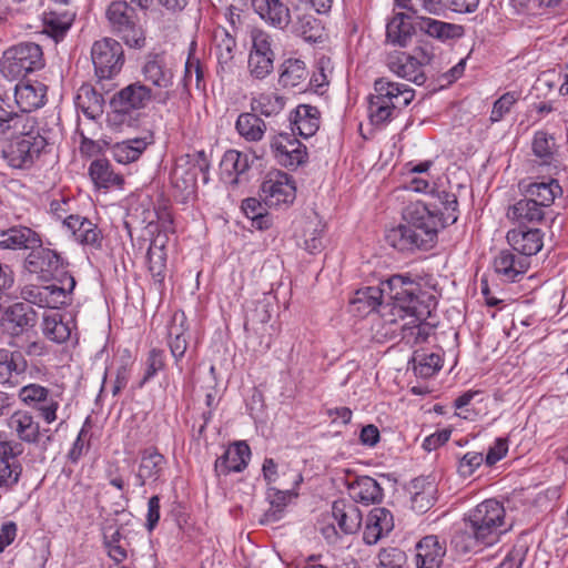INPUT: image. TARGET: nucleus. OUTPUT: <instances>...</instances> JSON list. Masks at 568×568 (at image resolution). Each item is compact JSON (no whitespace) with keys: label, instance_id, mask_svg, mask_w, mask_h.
<instances>
[{"label":"nucleus","instance_id":"obj_8","mask_svg":"<svg viewBox=\"0 0 568 568\" xmlns=\"http://www.w3.org/2000/svg\"><path fill=\"white\" fill-rule=\"evenodd\" d=\"M433 59V51L420 47L415 49L414 54L406 52L389 54L387 67L396 75L422 85L426 81L423 67L429 64Z\"/></svg>","mask_w":568,"mask_h":568},{"label":"nucleus","instance_id":"obj_21","mask_svg":"<svg viewBox=\"0 0 568 568\" xmlns=\"http://www.w3.org/2000/svg\"><path fill=\"white\" fill-rule=\"evenodd\" d=\"M47 87L41 82H19L14 88V105L17 114L33 116L31 112L44 104Z\"/></svg>","mask_w":568,"mask_h":568},{"label":"nucleus","instance_id":"obj_33","mask_svg":"<svg viewBox=\"0 0 568 568\" xmlns=\"http://www.w3.org/2000/svg\"><path fill=\"white\" fill-rule=\"evenodd\" d=\"M154 142L152 132L145 133L143 136L128 139L116 142L110 149L113 159L121 164H129L136 161L146 148Z\"/></svg>","mask_w":568,"mask_h":568},{"label":"nucleus","instance_id":"obj_28","mask_svg":"<svg viewBox=\"0 0 568 568\" xmlns=\"http://www.w3.org/2000/svg\"><path fill=\"white\" fill-rule=\"evenodd\" d=\"M445 554L444 541L434 535L426 536L416 545V568H439Z\"/></svg>","mask_w":568,"mask_h":568},{"label":"nucleus","instance_id":"obj_14","mask_svg":"<svg viewBox=\"0 0 568 568\" xmlns=\"http://www.w3.org/2000/svg\"><path fill=\"white\" fill-rule=\"evenodd\" d=\"M144 80L159 89L154 100L165 104L171 99L170 89L173 85L174 72L161 54L149 55L141 70Z\"/></svg>","mask_w":568,"mask_h":568},{"label":"nucleus","instance_id":"obj_22","mask_svg":"<svg viewBox=\"0 0 568 568\" xmlns=\"http://www.w3.org/2000/svg\"><path fill=\"white\" fill-rule=\"evenodd\" d=\"M506 239L511 250L527 260L540 252L544 246V233L539 229L518 226L509 230Z\"/></svg>","mask_w":568,"mask_h":568},{"label":"nucleus","instance_id":"obj_51","mask_svg":"<svg viewBox=\"0 0 568 568\" xmlns=\"http://www.w3.org/2000/svg\"><path fill=\"white\" fill-rule=\"evenodd\" d=\"M414 372L422 378L434 376L443 367V358L437 353L416 351L413 355Z\"/></svg>","mask_w":568,"mask_h":568},{"label":"nucleus","instance_id":"obj_56","mask_svg":"<svg viewBox=\"0 0 568 568\" xmlns=\"http://www.w3.org/2000/svg\"><path fill=\"white\" fill-rule=\"evenodd\" d=\"M75 281L70 280L65 288L60 287L57 283L45 285L48 293L47 307L59 308L70 304L72 301L71 294L75 287Z\"/></svg>","mask_w":568,"mask_h":568},{"label":"nucleus","instance_id":"obj_20","mask_svg":"<svg viewBox=\"0 0 568 568\" xmlns=\"http://www.w3.org/2000/svg\"><path fill=\"white\" fill-rule=\"evenodd\" d=\"M494 271L504 283L519 282L528 268L530 261L526 256L516 255L510 250H501L494 258Z\"/></svg>","mask_w":568,"mask_h":568},{"label":"nucleus","instance_id":"obj_50","mask_svg":"<svg viewBox=\"0 0 568 568\" xmlns=\"http://www.w3.org/2000/svg\"><path fill=\"white\" fill-rule=\"evenodd\" d=\"M307 78V69L300 59H287L282 64L278 82L285 88L300 87Z\"/></svg>","mask_w":568,"mask_h":568},{"label":"nucleus","instance_id":"obj_41","mask_svg":"<svg viewBox=\"0 0 568 568\" xmlns=\"http://www.w3.org/2000/svg\"><path fill=\"white\" fill-rule=\"evenodd\" d=\"M185 321L186 318L183 312H175L168 328L169 347L176 365H179V362L183 358L187 348Z\"/></svg>","mask_w":568,"mask_h":568},{"label":"nucleus","instance_id":"obj_60","mask_svg":"<svg viewBox=\"0 0 568 568\" xmlns=\"http://www.w3.org/2000/svg\"><path fill=\"white\" fill-rule=\"evenodd\" d=\"M381 568H407L405 551L396 547L384 548L378 554Z\"/></svg>","mask_w":568,"mask_h":568},{"label":"nucleus","instance_id":"obj_26","mask_svg":"<svg viewBox=\"0 0 568 568\" xmlns=\"http://www.w3.org/2000/svg\"><path fill=\"white\" fill-rule=\"evenodd\" d=\"M41 239L37 232L27 226L0 229V250H33L40 246Z\"/></svg>","mask_w":568,"mask_h":568},{"label":"nucleus","instance_id":"obj_53","mask_svg":"<svg viewBox=\"0 0 568 568\" xmlns=\"http://www.w3.org/2000/svg\"><path fill=\"white\" fill-rule=\"evenodd\" d=\"M555 140L546 131H537L531 141L532 154L540 160V164H550L554 160Z\"/></svg>","mask_w":568,"mask_h":568},{"label":"nucleus","instance_id":"obj_15","mask_svg":"<svg viewBox=\"0 0 568 568\" xmlns=\"http://www.w3.org/2000/svg\"><path fill=\"white\" fill-rule=\"evenodd\" d=\"M252 49L248 54L247 68L250 74L263 80L274 69V52L270 34L262 30L252 31Z\"/></svg>","mask_w":568,"mask_h":568},{"label":"nucleus","instance_id":"obj_43","mask_svg":"<svg viewBox=\"0 0 568 568\" xmlns=\"http://www.w3.org/2000/svg\"><path fill=\"white\" fill-rule=\"evenodd\" d=\"M235 130L246 142L263 140L267 125L255 112H243L237 116Z\"/></svg>","mask_w":568,"mask_h":568},{"label":"nucleus","instance_id":"obj_49","mask_svg":"<svg viewBox=\"0 0 568 568\" xmlns=\"http://www.w3.org/2000/svg\"><path fill=\"white\" fill-rule=\"evenodd\" d=\"M103 544L111 559L122 562L128 557L126 541L120 532V528L110 525L103 529Z\"/></svg>","mask_w":568,"mask_h":568},{"label":"nucleus","instance_id":"obj_23","mask_svg":"<svg viewBox=\"0 0 568 568\" xmlns=\"http://www.w3.org/2000/svg\"><path fill=\"white\" fill-rule=\"evenodd\" d=\"M395 109L406 108L415 98V90L408 84L378 78L374 82V93Z\"/></svg>","mask_w":568,"mask_h":568},{"label":"nucleus","instance_id":"obj_59","mask_svg":"<svg viewBox=\"0 0 568 568\" xmlns=\"http://www.w3.org/2000/svg\"><path fill=\"white\" fill-rule=\"evenodd\" d=\"M184 159H180L172 171L171 179L175 187L184 191L192 192L196 183V172L184 168L181 163Z\"/></svg>","mask_w":568,"mask_h":568},{"label":"nucleus","instance_id":"obj_48","mask_svg":"<svg viewBox=\"0 0 568 568\" xmlns=\"http://www.w3.org/2000/svg\"><path fill=\"white\" fill-rule=\"evenodd\" d=\"M286 99L276 92H263L251 99V110L265 116L277 115L285 106Z\"/></svg>","mask_w":568,"mask_h":568},{"label":"nucleus","instance_id":"obj_9","mask_svg":"<svg viewBox=\"0 0 568 568\" xmlns=\"http://www.w3.org/2000/svg\"><path fill=\"white\" fill-rule=\"evenodd\" d=\"M18 396L24 405L33 408L45 424L50 425L58 419L61 393L32 383L21 387Z\"/></svg>","mask_w":568,"mask_h":568},{"label":"nucleus","instance_id":"obj_25","mask_svg":"<svg viewBox=\"0 0 568 568\" xmlns=\"http://www.w3.org/2000/svg\"><path fill=\"white\" fill-rule=\"evenodd\" d=\"M69 219L70 220L63 229L72 235L77 243L82 246H89L93 250H101L103 235L95 223L79 214Z\"/></svg>","mask_w":568,"mask_h":568},{"label":"nucleus","instance_id":"obj_24","mask_svg":"<svg viewBox=\"0 0 568 568\" xmlns=\"http://www.w3.org/2000/svg\"><path fill=\"white\" fill-rule=\"evenodd\" d=\"M250 458V446L245 442H235L215 460V475L220 477L241 473L247 467Z\"/></svg>","mask_w":568,"mask_h":568},{"label":"nucleus","instance_id":"obj_13","mask_svg":"<svg viewBox=\"0 0 568 568\" xmlns=\"http://www.w3.org/2000/svg\"><path fill=\"white\" fill-rule=\"evenodd\" d=\"M260 196L268 207L290 205L296 196L295 182L285 172H270L261 184Z\"/></svg>","mask_w":568,"mask_h":568},{"label":"nucleus","instance_id":"obj_64","mask_svg":"<svg viewBox=\"0 0 568 568\" xmlns=\"http://www.w3.org/2000/svg\"><path fill=\"white\" fill-rule=\"evenodd\" d=\"M49 211L55 220L62 222V227L67 225V222L70 220L69 217H74L75 215L71 212V200L64 196L52 199Z\"/></svg>","mask_w":568,"mask_h":568},{"label":"nucleus","instance_id":"obj_55","mask_svg":"<svg viewBox=\"0 0 568 568\" xmlns=\"http://www.w3.org/2000/svg\"><path fill=\"white\" fill-rule=\"evenodd\" d=\"M149 271L158 283H163L166 268V253L163 245H151L148 250Z\"/></svg>","mask_w":568,"mask_h":568},{"label":"nucleus","instance_id":"obj_27","mask_svg":"<svg viewBox=\"0 0 568 568\" xmlns=\"http://www.w3.org/2000/svg\"><path fill=\"white\" fill-rule=\"evenodd\" d=\"M166 468V458L155 448H148L141 453L136 485L143 487L148 483H155L161 479Z\"/></svg>","mask_w":568,"mask_h":568},{"label":"nucleus","instance_id":"obj_31","mask_svg":"<svg viewBox=\"0 0 568 568\" xmlns=\"http://www.w3.org/2000/svg\"><path fill=\"white\" fill-rule=\"evenodd\" d=\"M394 527L392 513L384 507L373 508L366 520L363 540L366 545H375L384 535Z\"/></svg>","mask_w":568,"mask_h":568},{"label":"nucleus","instance_id":"obj_42","mask_svg":"<svg viewBox=\"0 0 568 568\" xmlns=\"http://www.w3.org/2000/svg\"><path fill=\"white\" fill-rule=\"evenodd\" d=\"M525 195L530 201L538 204L542 210L549 207L555 199L562 193V189L557 180H549L548 182H532L524 186Z\"/></svg>","mask_w":568,"mask_h":568},{"label":"nucleus","instance_id":"obj_34","mask_svg":"<svg viewBox=\"0 0 568 568\" xmlns=\"http://www.w3.org/2000/svg\"><path fill=\"white\" fill-rule=\"evenodd\" d=\"M256 13L268 24L284 30L291 22L288 7L282 0H253Z\"/></svg>","mask_w":568,"mask_h":568},{"label":"nucleus","instance_id":"obj_17","mask_svg":"<svg viewBox=\"0 0 568 568\" xmlns=\"http://www.w3.org/2000/svg\"><path fill=\"white\" fill-rule=\"evenodd\" d=\"M271 150L277 163L288 169H295L307 160L306 146L290 133L275 135Z\"/></svg>","mask_w":568,"mask_h":568},{"label":"nucleus","instance_id":"obj_58","mask_svg":"<svg viewBox=\"0 0 568 568\" xmlns=\"http://www.w3.org/2000/svg\"><path fill=\"white\" fill-rule=\"evenodd\" d=\"M215 39L219 63L221 65L229 64L234 58L235 39L225 29L217 32Z\"/></svg>","mask_w":568,"mask_h":568},{"label":"nucleus","instance_id":"obj_57","mask_svg":"<svg viewBox=\"0 0 568 568\" xmlns=\"http://www.w3.org/2000/svg\"><path fill=\"white\" fill-rule=\"evenodd\" d=\"M396 109L390 106L378 95H369L368 115L374 125H382L390 121Z\"/></svg>","mask_w":568,"mask_h":568},{"label":"nucleus","instance_id":"obj_18","mask_svg":"<svg viewBox=\"0 0 568 568\" xmlns=\"http://www.w3.org/2000/svg\"><path fill=\"white\" fill-rule=\"evenodd\" d=\"M282 475L290 477L292 486L286 489H278L273 486L268 487L267 498L270 499L271 508L264 514L265 523L280 520L287 504L298 496L297 488L303 483L302 474L298 470L287 468Z\"/></svg>","mask_w":568,"mask_h":568},{"label":"nucleus","instance_id":"obj_47","mask_svg":"<svg viewBox=\"0 0 568 568\" xmlns=\"http://www.w3.org/2000/svg\"><path fill=\"white\" fill-rule=\"evenodd\" d=\"M103 95L89 84L80 87L75 97V105L89 119H97L103 112Z\"/></svg>","mask_w":568,"mask_h":568},{"label":"nucleus","instance_id":"obj_38","mask_svg":"<svg viewBox=\"0 0 568 568\" xmlns=\"http://www.w3.org/2000/svg\"><path fill=\"white\" fill-rule=\"evenodd\" d=\"M75 11L70 8H48L43 12V23L47 32L54 39L62 38L72 26Z\"/></svg>","mask_w":568,"mask_h":568},{"label":"nucleus","instance_id":"obj_62","mask_svg":"<svg viewBox=\"0 0 568 568\" xmlns=\"http://www.w3.org/2000/svg\"><path fill=\"white\" fill-rule=\"evenodd\" d=\"M145 373L142 378V384L149 382L159 372L163 371L165 367V353L163 349L152 348L145 361Z\"/></svg>","mask_w":568,"mask_h":568},{"label":"nucleus","instance_id":"obj_40","mask_svg":"<svg viewBox=\"0 0 568 568\" xmlns=\"http://www.w3.org/2000/svg\"><path fill=\"white\" fill-rule=\"evenodd\" d=\"M348 494L355 503L375 504L383 498L379 484L369 476H361L348 484Z\"/></svg>","mask_w":568,"mask_h":568},{"label":"nucleus","instance_id":"obj_5","mask_svg":"<svg viewBox=\"0 0 568 568\" xmlns=\"http://www.w3.org/2000/svg\"><path fill=\"white\" fill-rule=\"evenodd\" d=\"M44 67L42 49L34 42H20L3 51L0 73L8 80H17Z\"/></svg>","mask_w":568,"mask_h":568},{"label":"nucleus","instance_id":"obj_12","mask_svg":"<svg viewBox=\"0 0 568 568\" xmlns=\"http://www.w3.org/2000/svg\"><path fill=\"white\" fill-rule=\"evenodd\" d=\"M23 450L21 443L0 432V489L11 490L19 483L22 465L18 457Z\"/></svg>","mask_w":568,"mask_h":568},{"label":"nucleus","instance_id":"obj_6","mask_svg":"<svg viewBox=\"0 0 568 568\" xmlns=\"http://www.w3.org/2000/svg\"><path fill=\"white\" fill-rule=\"evenodd\" d=\"M111 31L130 48L140 49L145 44V36L133 6L126 0L112 1L105 11Z\"/></svg>","mask_w":568,"mask_h":568},{"label":"nucleus","instance_id":"obj_3","mask_svg":"<svg viewBox=\"0 0 568 568\" xmlns=\"http://www.w3.org/2000/svg\"><path fill=\"white\" fill-rule=\"evenodd\" d=\"M510 528L504 505L496 499H486L465 515L464 527L454 536L453 544L458 550L469 552L476 547L497 544Z\"/></svg>","mask_w":568,"mask_h":568},{"label":"nucleus","instance_id":"obj_16","mask_svg":"<svg viewBox=\"0 0 568 568\" xmlns=\"http://www.w3.org/2000/svg\"><path fill=\"white\" fill-rule=\"evenodd\" d=\"M37 323V312L24 302H17L8 306L0 317L2 331L11 336L28 333L36 327Z\"/></svg>","mask_w":568,"mask_h":568},{"label":"nucleus","instance_id":"obj_4","mask_svg":"<svg viewBox=\"0 0 568 568\" xmlns=\"http://www.w3.org/2000/svg\"><path fill=\"white\" fill-rule=\"evenodd\" d=\"M11 124L0 132L12 136L2 149V158L14 170H30L48 146L47 138L41 134L36 116L22 113Z\"/></svg>","mask_w":568,"mask_h":568},{"label":"nucleus","instance_id":"obj_36","mask_svg":"<svg viewBox=\"0 0 568 568\" xmlns=\"http://www.w3.org/2000/svg\"><path fill=\"white\" fill-rule=\"evenodd\" d=\"M221 174L225 183L236 186L250 169V158L237 150H227L221 160Z\"/></svg>","mask_w":568,"mask_h":568},{"label":"nucleus","instance_id":"obj_11","mask_svg":"<svg viewBox=\"0 0 568 568\" xmlns=\"http://www.w3.org/2000/svg\"><path fill=\"white\" fill-rule=\"evenodd\" d=\"M8 427L17 436L23 446V443L40 446L45 450L53 442V435L49 428H41L36 417L26 410L13 413L8 419Z\"/></svg>","mask_w":568,"mask_h":568},{"label":"nucleus","instance_id":"obj_37","mask_svg":"<svg viewBox=\"0 0 568 568\" xmlns=\"http://www.w3.org/2000/svg\"><path fill=\"white\" fill-rule=\"evenodd\" d=\"M332 517L341 531L345 535L356 532L362 525V513L359 508L343 499L335 500L332 505Z\"/></svg>","mask_w":568,"mask_h":568},{"label":"nucleus","instance_id":"obj_46","mask_svg":"<svg viewBox=\"0 0 568 568\" xmlns=\"http://www.w3.org/2000/svg\"><path fill=\"white\" fill-rule=\"evenodd\" d=\"M89 175L94 185L102 189L121 186L123 178L115 173L106 159H97L89 166Z\"/></svg>","mask_w":568,"mask_h":568},{"label":"nucleus","instance_id":"obj_7","mask_svg":"<svg viewBox=\"0 0 568 568\" xmlns=\"http://www.w3.org/2000/svg\"><path fill=\"white\" fill-rule=\"evenodd\" d=\"M151 100H154V94L148 85L140 81L131 83L112 97L109 121L113 124H131L135 121L134 114L146 108Z\"/></svg>","mask_w":568,"mask_h":568},{"label":"nucleus","instance_id":"obj_54","mask_svg":"<svg viewBox=\"0 0 568 568\" xmlns=\"http://www.w3.org/2000/svg\"><path fill=\"white\" fill-rule=\"evenodd\" d=\"M194 80V84L196 90L204 91L205 90V80H204V70L197 58L192 54H189L185 68H184V77H183V87L186 91L190 90V87Z\"/></svg>","mask_w":568,"mask_h":568},{"label":"nucleus","instance_id":"obj_30","mask_svg":"<svg viewBox=\"0 0 568 568\" xmlns=\"http://www.w3.org/2000/svg\"><path fill=\"white\" fill-rule=\"evenodd\" d=\"M409 11L415 14L416 27L432 38L446 41L460 38L464 33V28L459 24L419 16L418 11L414 8H409Z\"/></svg>","mask_w":568,"mask_h":568},{"label":"nucleus","instance_id":"obj_19","mask_svg":"<svg viewBox=\"0 0 568 568\" xmlns=\"http://www.w3.org/2000/svg\"><path fill=\"white\" fill-rule=\"evenodd\" d=\"M388 278L382 282V286H366L357 290L354 293V296L351 300V311L359 316H365L371 314L372 312L381 308V314L386 312L389 314V308H385L386 306L392 305L390 303L383 305L382 300L386 294L388 296V287H387Z\"/></svg>","mask_w":568,"mask_h":568},{"label":"nucleus","instance_id":"obj_2","mask_svg":"<svg viewBox=\"0 0 568 568\" xmlns=\"http://www.w3.org/2000/svg\"><path fill=\"white\" fill-rule=\"evenodd\" d=\"M430 202L409 203L404 212V223L390 229L386 242L400 252L429 250L437 242L440 229L458 220L457 197L446 191L432 192Z\"/></svg>","mask_w":568,"mask_h":568},{"label":"nucleus","instance_id":"obj_29","mask_svg":"<svg viewBox=\"0 0 568 568\" xmlns=\"http://www.w3.org/2000/svg\"><path fill=\"white\" fill-rule=\"evenodd\" d=\"M27 361L20 351L0 348V384L14 387L26 373Z\"/></svg>","mask_w":568,"mask_h":568},{"label":"nucleus","instance_id":"obj_44","mask_svg":"<svg viewBox=\"0 0 568 568\" xmlns=\"http://www.w3.org/2000/svg\"><path fill=\"white\" fill-rule=\"evenodd\" d=\"M74 324L71 320L63 321L62 315H45L42 320V334L49 341L62 344L70 339Z\"/></svg>","mask_w":568,"mask_h":568},{"label":"nucleus","instance_id":"obj_10","mask_svg":"<svg viewBox=\"0 0 568 568\" xmlns=\"http://www.w3.org/2000/svg\"><path fill=\"white\" fill-rule=\"evenodd\" d=\"M91 58L95 75L100 80L112 79L120 73L124 63V52L119 41L103 38L93 43Z\"/></svg>","mask_w":568,"mask_h":568},{"label":"nucleus","instance_id":"obj_32","mask_svg":"<svg viewBox=\"0 0 568 568\" xmlns=\"http://www.w3.org/2000/svg\"><path fill=\"white\" fill-rule=\"evenodd\" d=\"M37 247L26 260V267L30 273L42 274L43 276L52 275L63 265V260L58 252L42 247V243Z\"/></svg>","mask_w":568,"mask_h":568},{"label":"nucleus","instance_id":"obj_1","mask_svg":"<svg viewBox=\"0 0 568 568\" xmlns=\"http://www.w3.org/2000/svg\"><path fill=\"white\" fill-rule=\"evenodd\" d=\"M388 298L392 300L389 314L383 312L386 323L398 325L402 339L410 346L427 342L434 326L427 322L437 306V283L432 276H419L412 273L395 274L388 278Z\"/></svg>","mask_w":568,"mask_h":568},{"label":"nucleus","instance_id":"obj_39","mask_svg":"<svg viewBox=\"0 0 568 568\" xmlns=\"http://www.w3.org/2000/svg\"><path fill=\"white\" fill-rule=\"evenodd\" d=\"M293 131L303 138L313 136L320 129L321 113L316 106L308 104H300L292 118Z\"/></svg>","mask_w":568,"mask_h":568},{"label":"nucleus","instance_id":"obj_52","mask_svg":"<svg viewBox=\"0 0 568 568\" xmlns=\"http://www.w3.org/2000/svg\"><path fill=\"white\" fill-rule=\"evenodd\" d=\"M292 32L308 42H317L322 39L323 27L320 20L312 14L298 16L292 24Z\"/></svg>","mask_w":568,"mask_h":568},{"label":"nucleus","instance_id":"obj_61","mask_svg":"<svg viewBox=\"0 0 568 568\" xmlns=\"http://www.w3.org/2000/svg\"><path fill=\"white\" fill-rule=\"evenodd\" d=\"M519 92L510 91L504 93L499 99H497L490 112V121H500L507 113L510 112L513 105L519 100Z\"/></svg>","mask_w":568,"mask_h":568},{"label":"nucleus","instance_id":"obj_45","mask_svg":"<svg viewBox=\"0 0 568 568\" xmlns=\"http://www.w3.org/2000/svg\"><path fill=\"white\" fill-rule=\"evenodd\" d=\"M507 215L517 222L519 226H525L526 223H540L545 217V212L538 204L525 195L524 199L509 207Z\"/></svg>","mask_w":568,"mask_h":568},{"label":"nucleus","instance_id":"obj_63","mask_svg":"<svg viewBox=\"0 0 568 568\" xmlns=\"http://www.w3.org/2000/svg\"><path fill=\"white\" fill-rule=\"evenodd\" d=\"M560 0H511L513 7L518 13L537 16L540 10L559 3Z\"/></svg>","mask_w":568,"mask_h":568},{"label":"nucleus","instance_id":"obj_35","mask_svg":"<svg viewBox=\"0 0 568 568\" xmlns=\"http://www.w3.org/2000/svg\"><path fill=\"white\" fill-rule=\"evenodd\" d=\"M415 28H417L415 14L395 13L386 26L387 42L398 47H406L414 34Z\"/></svg>","mask_w":568,"mask_h":568}]
</instances>
